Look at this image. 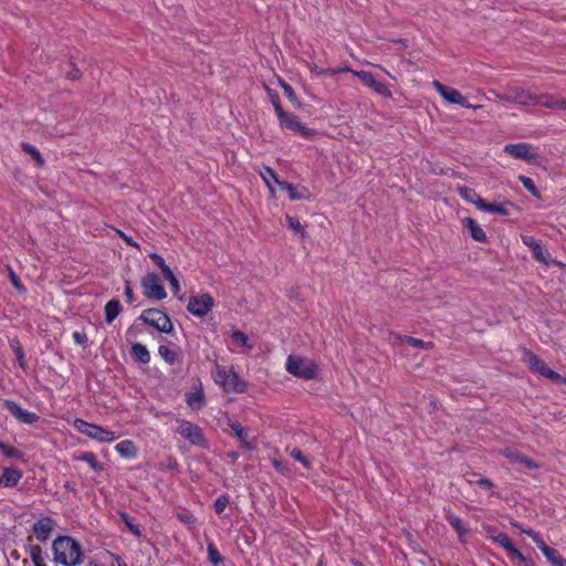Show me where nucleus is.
Segmentation results:
<instances>
[{"instance_id":"f257e3e1","label":"nucleus","mask_w":566,"mask_h":566,"mask_svg":"<svg viewBox=\"0 0 566 566\" xmlns=\"http://www.w3.org/2000/svg\"><path fill=\"white\" fill-rule=\"evenodd\" d=\"M54 562L63 566H76L83 563L82 545L70 536H59L52 543Z\"/></svg>"},{"instance_id":"f03ea898","label":"nucleus","mask_w":566,"mask_h":566,"mask_svg":"<svg viewBox=\"0 0 566 566\" xmlns=\"http://www.w3.org/2000/svg\"><path fill=\"white\" fill-rule=\"evenodd\" d=\"M286 370L295 377L310 380L317 376L318 367L308 358L290 355L286 359Z\"/></svg>"},{"instance_id":"7ed1b4c3","label":"nucleus","mask_w":566,"mask_h":566,"mask_svg":"<svg viewBox=\"0 0 566 566\" xmlns=\"http://www.w3.org/2000/svg\"><path fill=\"white\" fill-rule=\"evenodd\" d=\"M139 321L160 333L171 334L174 331V324L170 317L158 308L145 310L139 316Z\"/></svg>"},{"instance_id":"20e7f679","label":"nucleus","mask_w":566,"mask_h":566,"mask_svg":"<svg viewBox=\"0 0 566 566\" xmlns=\"http://www.w3.org/2000/svg\"><path fill=\"white\" fill-rule=\"evenodd\" d=\"M140 285L147 298L161 301L167 296L166 290L160 283V277L156 273H148L143 276Z\"/></svg>"},{"instance_id":"39448f33","label":"nucleus","mask_w":566,"mask_h":566,"mask_svg":"<svg viewBox=\"0 0 566 566\" xmlns=\"http://www.w3.org/2000/svg\"><path fill=\"white\" fill-rule=\"evenodd\" d=\"M176 432L192 446L206 447L207 444L202 429L190 421L181 420Z\"/></svg>"},{"instance_id":"423d86ee","label":"nucleus","mask_w":566,"mask_h":566,"mask_svg":"<svg viewBox=\"0 0 566 566\" xmlns=\"http://www.w3.org/2000/svg\"><path fill=\"white\" fill-rule=\"evenodd\" d=\"M523 532L533 539V542L553 566H566V559L558 553V551L547 546L543 538L535 531L527 530Z\"/></svg>"},{"instance_id":"0eeeda50","label":"nucleus","mask_w":566,"mask_h":566,"mask_svg":"<svg viewBox=\"0 0 566 566\" xmlns=\"http://www.w3.org/2000/svg\"><path fill=\"white\" fill-rule=\"evenodd\" d=\"M213 297L209 293H202L190 296L187 310L197 317H203L213 307Z\"/></svg>"},{"instance_id":"6e6552de","label":"nucleus","mask_w":566,"mask_h":566,"mask_svg":"<svg viewBox=\"0 0 566 566\" xmlns=\"http://www.w3.org/2000/svg\"><path fill=\"white\" fill-rule=\"evenodd\" d=\"M2 405L3 408L21 423L33 424L40 420V417L35 412L23 409L20 403L14 400H3Z\"/></svg>"},{"instance_id":"1a4fd4ad","label":"nucleus","mask_w":566,"mask_h":566,"mask_svg":"<svg viewBox=\"0 0 566 566\" xmlns=\"http://www.w3.org/2000/svg\"><path fill=\"white\" fill-rule=\"evenodd\" d=\"M531 145L525 143L509 144L504 147V151L517 159H522L528 164H535L538 155L531 150Z\"/></svg>"},{"instance_id":"9d476101","label":"nucleus","mask_w":566,"mask_h":566,"mask_svg":"<svg viewBox=\"0 0 566 566\" xmlns=\"http://www.w3.org/2000/svg\"><path fill=\"white\" fill-rule=\"evenodd\" d=\"M352 72L355 76H357L360 80V82L364 85L373 88L380 96H382V97L391 96V92L388 88V86L385 83L377 81L370 72H367V71H352Z\"/></svg>"},{"instance_id":"9b49d317","label":"nucleus","mask_w":566,"mask_h":566,"mask_svg":"<svg viewBox=\"0 0 566 566\" xmlns=\"http://www.w3.org/2000/svg\"><path fill=\"white\" fill-rule=\"evenodd\" d=\"M433 86L440 93V95L449 103L459 104L465 108L472 107V105L469 104L468 98L464 97L458 90L450 86H446L438 81L433 82Z\"/></svg>"},{"instance_id":"f8f14e48","label":"nucleus","mask_w":566,"mask_h":566,"mask_svg":"<svg viewBox=\"0 0 566 566\" xmlns=\"http://www.w3.org/2000/svg\"><path fill=\"white\" fill-rule=\"evenodd\" d=\"M501 98L506 102L517 103L522 105L538 103L537 96H533L520 87L510 88L504 95L501 96Z\"/></svg>"},{"instance_id":"ddd939ff","label":"nucleus","mask_w":566,"mask_h":566,"mask_svg":"<svg viewBox=\"0 0 566 566\" xmlns=\"http://www.w3.org/2000/svg\"><path fill=\"white\" fill-rule=\"evenodd\" d=\"M279 120L282 127L296 132L303 137L310 138L313 136V130L302 125L298 118L294 115L285 113V117L279 118Z\"/></svg>"},{"instance_id":"4468645a","label":"nucleus","mask_w":566,"mask_h":566,"mask_svg":"<svg viewBox=\"0 0 566 566\" xmlns=\"http://www.w3.org/2000/svg\"><path fill=\"white\" fill-rule=\"evenodd\" d=\"M500 453L505 457L511 463H518L525 465L530 470H534L538 468V464L535 463L532 459L527 458L523 453L518 452L514 448H504L500 451Z\"/></svg>"},{"instance_id":"2eb2a0df","label":"nucleus","mask_w":566,"mask_h":566,"mask_svg":"<svg viewBox=\"0 0 566 566\" xmlns=\"http://www.w3.org/2000/svg\"><path fill=\"white\" fill-rule=\"evenodd\" d=\"M281 190L286 191L291 200L310 199L311 192L304 186H293L292 184L283 180L277 181Z\"/></svg>"},{"instance_id":"dca6fc26","label":"nucleus","mask_w":566,"mask_h":566,"mask_svg":"<svg viewBox=\"0 0 566 566\" xmlns=\"http://www.w3.org/2000/svg\"><path fill=\"white\" fill-rule=\"evenodd\" d=\"M523 361L530 367V369L541 376H544L548 369V366L545 364V361L526 348L523 349Z\"/></svg>"},{"instance_id":"f3484780","label":"nucleus","mask_w":566,"mask_h":566,"mask_svg":"<svg viewBox=\"0 0 566 566\" xmlns=\"http://www.w3.org/2000/svg\"><path fill=\"white\" fill-rule=\"evenodd\" d=\"M53 531V520L51 517L40 518L33 525V533L40 542H45Z\"/></svg>"},{"instance_id":"a211bd4d","label":"nucleus","mask_w":566,"mask_h":566,"mask_svg":"<svg viewBox=\"0 0 566 566\" xmlns=\"http://www.w3.org/2000/svg\"><path fill=\"white\" fill-rule=\"evenodd\" d=\"M22 478V471L14 468H4L0 475V486H15Z\"/></svg>"},{"instance_id":"6ab92c4d","label":"nucleus","mask_w":566,"mask_h":566,"mask_svg":"<svg viewBox=\"0 0 566 566\" xmlns=\"http://www.w3.org/2000/svg\"><path fill=\"white\" fill-rule=\"evenodd\" d=\"M223 387L226 390H232L234 392H244L247 384L240 378V376L231 370L229 374H224Z\"/></svg>"},{"instance_id":"aec40b11","label":"nucleus","mask_w":566,"mask_h":566,"mask_svg":"<svg viewBox=\"0 0 566 566\" xmlns=\"http://www.w3.org/2000/svg\"><path fill=\"white\" fill-rule=\"evenodd\" d=\"M463 227L469 230L471 238L474 241L485 243L488 242V237L483 229L478 224V222L471 218L467 217L463 219Z\"/></svg>"},{"instance_id":"412c9836","label":"nucleus","mask_w":566,"mask_h":566,"mask_svg":"<svg viewBox=\"0 0 566 566\" xmlns=\"http://www.w3.org/2000/svg\"><path fill=\"white\" fill-rule=\"evenodd\" d=\"M86 436L99 442H112L116 438L115 432L93 423Z\"/></svg>"},{"instance_id":"4be33fe9","label":"nucleus","mask_w":566,"mask_h":566,"mask_svg":"<svg viewBox=\"0 0 566 566\" xmlns=\"http://www.w3.org/2000/svg\"><path fill=\"white\" fill-rule=\"evenodd\" d=\"M229 427L234 432L235 437L242 443L244 449L253 450L255 448L254 443L249 440L248 430L245 428H243L240 422H237V421L230 422Z\"/></svg>"},{"instance_id":"5701e85b","label":"nucleus","mask_w":566,"mask_h":566,"mask_svg":"<svg viewBox=\"0 0 566 566\" xmlns=\"http://www.w3.org/2000/svg\"><path fill=\"white\" fill-rule=\"evenodd\" d=\"M130 356L134 361L139 364H148L150 361V353L147 347L140 343H135L130 348Z\"/></svg>"},{"instance_id":"b1692460","label":"nucleus","mask_w":566,"mask_h":566,"mask_svg":"<svg viewBox=\"0 0 566 566\" xmlns=\"http://www.w3.org/2000/svg\"><path fill=\"white\" fill-rule=\"evenodd\" d=\"M122 311V306L118 300H111L106 303L104 312H105V321L107 324H112L114 319L119 315Z\"/></svg>"},{"instance_id":"393cba45","label":"nucleus","mask_w":566,"mask_h":566,"mask_svg":"<svg viewBox=\"0 0 566 566\" xmlns=\"http://www.w3.org/2000/svg\"><path fill=\"white\" fill-rule=\"evenodd\" d=\"M115 450L125 458H135L137 454V447L130 440H123L116 444Z\"/></svg>"},{"instance_id":"a878e982","label":"nucleus","mask_w":566,"mask_h":566,"mask_svg":"<svg viewBox=\"0 0 566 566\" xmlns=\"http://www.w3.org/2000/svg\"><path fill=\"white\" fill-rule=\"evenodd\" d=\"M446 518L449 522V524L454 528L460 539H462V536L468 532L462 520L459 516L453 515L451 513H448L446 515Z\"/></svg>"},{"instance_id":"bb28decb","label":"nucleus","mask_w":566,"mask_h":566,"mask_svg":"<svg viewBox=\"0 0 566 566\" xmlns=\"http://www.w3.org/2000/svg\"><path fill=\"white\" fill-rule=\"evenodd\" d=\"M158 354L169 365H174L178 360V354L166 345L158 347Z\"/></svg>"},{"instance_id":"cd10ccee","label":"nucleus","mask_w":566,"mask_h":566,"mask_svg":"<svg viewBox=\"0 0 566 566\" xmlns=\"http://www.w3.org/2000/svg\"><path fill=\"white\" fill-rule=\"evenodd\" d=\"M280 84H281V87L283 88V92H284V95L286 96V98L295 106V107H298L301 108L302 107V104L301 102L298 101L294 90L292 88V86L287 83H285L284 81H280Z\"/></svg>"},{"instance_id":"c85d7f7f","label":"nucleus","mask_w":566,"mask_h":566,"mask_svg":"<svg viewBox=\"0 0 566 566\" xmlns=\"http://www.w3.org/2000/svg\"><path fill=\"white\" fill-rule=\"evenodd\" d=\"M207 551L208 559L212 565L218 566L224 562V558L221 556V554L219 553L218 548L213 543L208 544Z\"/></svg>"},{"instance_id":"c756f323","label":"nucleus","mask_w":566,"mask_h":566,"mask_svg":"<svg viewBox=\"0 0 566 566\" xmlns=\"http://www.w3.org/2000/svg\"><path fill=\"white\" fill-rule=\"evenodd\" d=\"M397 339H399L401 343H407L412 347H419V348H431L432 343H426L422 339L415 338L411 336H396Z\"/></svg>"},{"instance_id":"7c9ffc66","label":"nucleus","mask_w":566,"mask_h":566,"mask_svg":"<svg viewBox=\"0 0 566 566\" xmlns=\"http://www.w3.org/2000/svg\"><path fill=\"white\" fill-rule=\"evenodd\" d=\"M22 149L35 160V163L39 167H42L44 165V159H43L41 153L33 145L23 143Z\"/></svg>"},{"instance_id":"2f4dec72","label":"nucleus","mask_w":566,"mask_h":566,"mask_svg":"<svg viewBox=\"0 0 566 566\" xmlns=\"http://www.w3.org/2000/svg\"><path fill=\"white\" fill-rule=\"evenodd\" d=\"M559 103H560L559 97L552 96V95H544V96L538 97L537 104H539L546 108L559 109Z\"/></svg>"},{"instance_id":"473e14b6","label":"nucleus","mask_w":566,"mask_h":566,"mask_svg":"<svg viewBox=\"0 0 566 566\" xmlns=\"http://www.w3.org/2000/svg\"><path fill=\"white\" fill-rule=\"evenodd\" d=\"M261 177L263 178L264 182L266 184L271 191H273L271 182L273 181L277 184V181H280L276 172L270 167L263 168V170L261 171Z\"/></svg>"},{"instance_id":"72a5a7b5","label":"nucleus","mask_w":566,"mask_h":566,"mask_svg":"<svg viewBox=\"0 0 566 566\" xmlns=\"http://www.w3.org/2000/svg\"><path fill=\"white\" fill-rule=\"evenodd\" d=\"M30 557L34 566H46L43 558V551L39 545L31 546Z\"/></svg>"},{"instance_id":"f704fd0d","label":"nucleus","mask_w":566,"mask_h":566,"mask_svg":"<svg viewBox=\"0 0 566 566\" xmlns=\"http://www.w3.org/2000/svg\"><path fill=\"white\" fill-rule=\"evenodd\" d=\"M285 221L287 223V226L295 232V233H298L301 234L302 238H305L307 235L306 231L304 230L303 226L301 224V222L296 219V218H293L289 214L285 216Z\"/></svg>"},{"instance_id":"c9c22d12","label":"nucleus","mask_w":566,"mask_h":566,"mask_svg":"<svg viewBox=\"0 0 566 566\" xmlns=\"http://www.w3.org/2000/svg\"><path fill=\"white\" fill-rule=\"evenodd\" d=\"M518 180L522 182L524 188L528 192L532 193V196H534L535 198H541V193H539L538 189L536 188V186H535L534 181L532 180V178L526 177V176H520Z\"/></svg>"},{"instance_id":"e433bc0d","label":"nucleus","mask_w":566,"mask_h":566,"mask_svg":"<svg viewBox=\"0 0 566 566\" xmlns=\"http://www.w3.org/2000/svg\"><path fill=\"white\" fill-rule=\"evenodd\" d=\"M531 250H532V254L535 260L543 262V263H547L546 262V253L547 252L542 247V244L539 242H533V244H531Z\"/></svg>"},{"instance_id":"4c0bfd02","label":"nucleus","mask_w":566,"mask_h":566,"mask_svg":"<svg viewBox=\"0 0 566 566\" xmlns=\"http://www.w3.org/2000/svg\"><path fill=\"white\" fill-rule=\"evenodd\" d=\"M78 459L88 463L95 471H101L103 469L102 464L96 460L95 454L92 452H83Z\"/></svg>"},{"instance_id":"58836bf2","label":"nucleus","mask_w":566,"mask_h":566,"mask_svg":"<svg viewBox=\"0 0 566 566\" xmlns=\"http://www.w3.org/2000/svg\"><path fill=\"white\" fill-rule=\"evenodd\" d=\"M0 451L8 458L23 459V453L20 450L9 447L4 442H0Z\"/></svg>"},{"instance_id":"ea45409f","label":"nucleus","mask_w":566,"mask_h":566,"mask_svg":"<svg viewBox=\"0 0 566 566\" xmlns=\"http://www.w3.org/2000/svg\"><path fill=\"white\" fill-rule=\"evenodd\" d=\"M229 502H230V497L228 494L219 495L213 504L216 513L218 515H221L224 512L226 507L228 506Z\"/></svg>"},{"instance_id":"a19ab883","label":"nucleus","mask_w":566,"mask_h":566,"mask_svg":"<svg viewBox=\"0 0 566 566\" xmlns=\"http://www.w3.org/2000/svg\"><path fill=\"white\" fill-rule=\"evenodd\" d=\"M344 72H348L350 71L349 67H344L343 69ZM311 72L315 75H327V76H333L339 72H342V70H335V69H321L318 67L317 65H313L311 66Z\"/></svg>"},{"instance_id":"79ce46f5","label":"nucleus","mask_w":566,"mask_h":566,"mask_svg":"<svg viewBox=\"0 0 566 566\" xmlns=\"http://www.w3.org/2000/svg\"><path fill=\"white\" fill-rule=\"evenodd\" d=\"M11 347L13 349V353L15 355V358H17V361H18L19 366L22 369H25L27 368V363H25L23 349H22L20 343L19 342H13L11 344Z\"/></svg>"},{"instance_id":"37998d69","label":"nucleus","mask_w":566,"mask_h":566,"mask_svg":"<svg viewBox=\"0 0 566 566\" xmlns=\"http://www.w3.org/2000/svg\"><path fill=\"white\" fill-rule=\"evenodd\" d=\"M545 378L549 379L553 384H556V385H566V377L565 376H562L560 374H558L557 371H554L553 369H551L548 367V369L546 370V373L544 374Z\"/></svg>"},{"instance_id":"c03bdc74","label":"nucleus","mask_w":566,"mask_h":566,"mask_svg":"<svg viewBox=\"0 0 566 566\" xmlns=\"http://www.w3.org/2000/svg\"><path fill=\"white\" fill-rule=\"evenodd\" d=\"M493 542L499 544L500 546H502L507 553L513 547V544H512L510 537L507 536V534H505L503 532H500L499 534H496V536H494Z\"/></svg>"},{"instance_id":"a18cd8bd","label":"nucleus","mask_w":566,"mask_h":566,"mask_svg":"<svg viewBox=\"0 0 566 566\" xmlns=\"http://www.w3.org/2000/svg\"><path fill=\"white\" fill-rule=\"evenodd\" d=\"M270 97H271V102L273 104V107L275 109V113H276L277 117L279 118H284L285 117V112H284V109L281 106L279 95L276 93H271L270 92Z\"/></svg>"},{"instance_id":"49530a36","label":"nucleus","mask_w":566,"mask_h":566,"mask_svg":"<svg viewBox=\"0 0 566 566\" xmlns=\"http://www.w3.org/2000/svg\"><path fill=\"white\" fill-rule=\"evenodd\" d=\"M459 193H460V196H461L464 200H467V201H469V202H472V203H473V201H475V199L479 197V195L475 192V190H474V189H472V188H468V187L460 188V189H459Z\"/></svg>"},{"instance_id":"de8ad7c7","label":"nucleus","mask_w":566,"mask_h":566,"mask_svg":"<svg viewBox=\"0 0 566 566\" xmlns=\"http://www.w3.org/2000/svg\"><path fill=\"white\" fill-rule=\"evenodd\" d=\"M290 454L294 460L301 462L305 468L308 469L311 467L308 459L302 453L300 449L294 448L291 450Z\"/></svg>"},{"instance_id":"09e8293b","label":"nucleus","mask_w":566,"mask_h":566,"mask_svg":"<svg viewBox=\"0 0 566 566\" xmlns=\"http://www.w3.org/2000/svg\"><path fill=\"white\" fill-rule=\"evenodd\" d=\"M231 338L240 346H248V336L241 331H234Z\"/></svg>"},{"instance_id":"8fccbe9b","label":"nucleus","mask_w":566,"mask_h":566,"mask_svg":"<svg viewBox=\"0 0 566 566\" xmlns=\"http://www.w3.org/2000/svg\"><path fill=\"white\" fill-rule=\"evenodd\" d=\"M69 66L70 70L66 72V77L72 81L78 80L81 77V72L72 60L69 61Z\"/></svg>"},{"instance_id":"3c124183","label":"nucleus","mask_w":566,"mask_h":566,"mask_svg":"<svg viewBox=\"0 0 566 566\" xmlns=\"http://www.w3.org/2000/svg\"><path fill=\"white\" fill-rule=\"evenodd\" d=\"M122 520L123 522L125 523V525L128 527V530L137 537H139L142 535V532L138 527V525L136 524H133L130 521H129V517L127 514H122Z\"/></svg>"},{"instance_id":"603ef678","label":"nucleus","mask_w":566,"mask_h":566,"mask_svg":"<svg viewBox=\"0 0 566 566\" xmlns=\"http://www.w3.org/2000/svg\"><path fill=\"white\" fill-rule=\"evenodd\" d=\"M164 277L166 280L169 281L171 287L175 290V292H177L179 290V282L177 280V277L175 276L174 272L171 271V269H167L165 270V274H163Z\"/></svg>"},{"instance_id":"864d4df0","label":"nucleus","mask_w":566,"mask_h":566,"mask_svg":"<svg viewBox=\"0 0 566 566\" xmlns=\"http://www.w3.org/2000/svg\"><path fill=\"white\" fill-rule=\"evenodd\" d=\"M149 258L161 270L163 274H165V270L170 269L168 265H166L164 258L158 253H151Z\"/></svg>"},{"instance_id":"5fc2aeb1","label":"nucleus","mask_w":566,"mask_h":566,"mask_svg":"<svg viewBox=\"0 0 566 566\" xmlns=\"http://www.w3.org/2000/svg\"><path fill=\"white\" fill-rule=\"evenodd\" d=\"M73 339L76 344L86 347L87 346V336L84 332H74L73 333Z\"/></svg>"},{"instance_id":"6e6d98bb","label":"nucleus","mask_w":566,"mask_h":566,"mask_svg":"<svg viewBox=\"0 0 566 566\" xmlns=\"http://www.w3.org/2000/svg\"><path fill=\"white\" fill-rule=\"evenodd\" d=\"M92 423L86 422L83 419H75L74 427L83 434H87V430L90 429Z\"/></svg>"},{"instance_id":"4d7b16f0","label":"nucleus","mask_w":566,"mask_h":566,"mask_svg":"<svg viewBox=\"0 0 566 566\" xmlns=\"http://www.w3.org/2000/svg\"><path fill=\"white\" fill-rule=\"evenodd\" d=\"M488 212L499 213L501 216H509L507 209H505L502 205L490 203Z\"/></svg>"},{"instance_id":"13d9d810","label":"nucleus","mask_w":566,"mask_h":566,"mask_svg":"<svg viewBox=\"0 0 566 566\" xmlns=\"http://www.w3.org/2000/svg\"><path fill=\"white\" fill-rule=\"evenodd\" d=\"M509 555L511 557H514L516 558L520 563H523V564H526L527 563V558L521 553L520 549H517L514 545L513 547L509 551Z\"/></svg>"},{"instance_id":"bf43d9fd","label":"nucleus","mask_w":566,"mask_h":566,"mask_svg":"<svg viewBox=\"0 0 566 566\" xmlns=\"http://www.w3.org/2000/svg\"><path fill=\"white\" fill-rule=\"evenodd\" d=\"M125 296H126V301L132 304L135 300V296H134V292H133V289H132V285H130V282L129 281H126L125 283Z\"/></svg>"},{"instance_id":"052dcab7","label":"nucleus","mask_w":566,"mask_h":566,"mask_svg":"<svg viewBox=\"0 0 566 566\" xmlns=\"http://www.w3.org/2000/svg\"><path fill=\"white\" fill-rule=\"evenodd\" d=\"M9 276H10V280H11V283L13 284V286L17 287L19 291H21L22 285H21L20 279L11 269L9 271Z\"/></svg>"},{"instance_id":"680f3d73","label":"nucleus","mask_w":566,"mask_h":566,"mask_svg":"<svg viewBox=\"0 0 566 566\" xmlns=\"http://www.w3.org/2000/svg\"><path fill=\"white\" fill-rule=\"evenodd\" d=\"M473 205H475L476 208H479L480 210L486 211V212H488V209L490 206V203L485 202L480 196L475 199V201H473Z\"/></svg>"},{"instance_id":"e2e57ef3","label":"nucleus","mask_w":566,"mask_h":566,"mask_svg":"<svg viewBox=\"0 0 566 566\" xmlns=\"http://www.w3.org/2000/svg\"><path fill=\"white\" fill-rule=\"evenodd\" d=\"M483 530L485 531L486 536L492 541H494V536L500 533L494 526L491 525H483Z\"/></svg>"},{"instance_id":"0e129e2a","label":"nucleus","mask_w":566,"mask_h":566,"mask_svg":"<svg viewBox=\"0 0 566 566\" xmlns=\"http://www.w3.org/2000/svg\"><path fill=\"white\" fill-rule=\"evenodd\" d=\"M475 483L483 489H491L494 486L493 482L485 478H480Z\"/></svg>"},{"instance_id":"69168bd1","label":"nucleus","mask_w":566,"mask_h":566,"mask_svg":"<svg viewBox=\"0 0 566 566\" xmlns=\"http://www.w3.org/2000/svg\"><path fill=\"white\" fill-rule=\"evenodd\" d=\"M118 235L130 247L138 248L139 245L127 234H125L123 231H117Z\"/></svg>"},{"instance_id":"338daca9","label":"nucleus","mask_w":566,"mask_h":566,"mask_svg":"<svg viewBox=\"0 0 566 566\" xmlns=\"http://www.w3.org/2000/svg\"><path fill=\"white\" fill-rule=\"evenodd\" d=\"M202 399H203L202 394L199 392V394L195 395L193 397L188 398V405L193 407L195 401H202Z\"/></svg>"},{"instance_id":"774afa93","label":"nucleus","mask_w":566,"mask_h":566,"mask_svg":"<svg viewBox=\"0 0 566 566\" xmlns=\"http://www.w3.org/2000/svg\"><path fill=\"white\" fill-rule=\"evenodd\" d=\"M117 566H128L118 555H112Z\"/></svg>"}]
</instances>
